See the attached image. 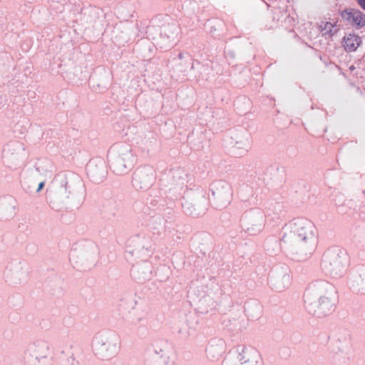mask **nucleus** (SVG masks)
Wrapping results in <instances>:
<instances>
[{
    "instance_id": "1",
    "label": "nucleus",
    "mask_w": 365,
    "mask_h": 365,
    "mask_svg": "<svg viewBox=\"0 0 365 365\" xmlns=\"http://www.w3.org/2000/svg\"><path fill=\"white\" fill-rule=\"evenodd\" d=\"M304 302L309 313L322 317L334 310L337 292L335 287L327 280H314L304 292Z\"/></svg>"
},
{
    "instance_id": "2",
    "label": "nucleus",
    "mask_w": 365,
    "mask_h": 365,
    "mask_svg": "<svg viewBox=\"0 0 365 365\" xmlns=\"http://www.w3.org/2000/svg\"><path fill=\"white\" fill-rule=\"evenodd\" d=\"M281 240L284 243L298 245L302 252L312 255L317 245V229L307 219H294L283 227Z\"/></svg>"
},
{
    "instance_id": "3",
    "label": "nucleus",
    "mask_w": 365,
    "mask_h": 365,
    "mask_svg": "<svg viewBox=\"0 0 365 365\" xmlns=\"http://www.w3.org/2000/svg\"><path fill=\"white\" fill-rule=\"evenodd\" d=\"M93 348L95 354L101 360L114 358L120 348L119 336L113 331L98 333L93 339Z\"/></svg>"
},
{
    "instance_id": "4",
    "label": "nucleus",
    "mask_w": 365,
    "mask_h": 365,
    "mask_svg": "<svg viewBox=\"0 0 365 365\" xmlns=\"http://www.w3.org/2000/svg\"><path fill=\"white\" fill-rule=\"evenodd\" d=\"M110 156V168L117 175H124L134 166V155L130 145L127 144L113 145Z\"/></svg>"
},
{
    "instance_id": "5",
    "label": "nucleus",
    "mask_w": 365,
    "mask_h": 365,
    "mask_svg": "<svg viewBox=\"0 0 365 365\" xmlns=\"http://www.w3.org/2000/svg\"><path fill=\"white\" fill-rule=\"evenodd\" d=\"M347 255L342 249L335 247L329 249L324 255L322 267L334 277H341L346 271Z\"/></svg>"
},
{
    "instance_id": "6",
    "label": "nucleus",
    "mask_w": 365,
    "mask_h": 365,
    "mask_svg": "<svg viewBox=\"0 0 365 365\" xmlns=\"http://www.w3.org/2000/svg\"><path fill=\"white\" fill-rule=\"evenodd\" d=\"M265 222L266 218L263 211L255 209L244 215L242 227L249 235L256 236L262 232Z\"/></svg>"
},
{
    "instance_id": "7",
    "label": "nucleus",
    "mask_w": 365,
    "mask_h": 365,
    "mask_svg": "<svg viewBox=\"0 0 365 365\" xmlns=\"http://www.w3.org/2000/svg\"><path fill=\"white\" fill-rule=\"evenodd\" d=\"M212 202L217 209L226 207L232 200V187L224 180L215 181L211 185Z\"/></svg>"
},
{
    "instance_id": "8",
    "label": "nucleus",
    "mask_w": 365,
    "mask_h": 365,
    "mask_svg": "<svg viewBox=\"0 0 365 365\" xmlns=\"http://www.w3.org/2000/svg\"><path fill=\"white\" fill-rule=\"evenodd\" d=\"M183 212L190 216L198 217L204 215L207 207V199L203 192L184 199L182 203Z\"/></svg>"
},
{
    "instance_id": "9",
    "label": "nucleus",
    "mask_w": 365,
    "mask_h": 365,
    "mask_svg": "<svg viewBox=\"0 0 365 365\" xmlns=\"http://www.w3.org/2000/svg\"><path fill=\"white\" fill-rule=\"evenodd\" d=\"M96 253V247L93 242H87L77 245L70 252V261L75 264L90 261Z\"/></svg>"
},
{
    "instance_id": "10",
    "label": "nucleus",
    "mask_w": 365,
    "mask_h": 365,
    "mask_svg": "<svg viewBox=\"0 0 365 365\" xmlns=\"http://www.w3.org/2000/svg\"><path fill=\"white\" fill-rule=\"evenodd\" d=\"M292 282L290 270L287 266L276 267L270 278L272 287L277 292L287 289Z\"/></svg>"
},
{
    "instance_id": "11",
    "label": "nucleus",
    "mask_w": 365,
    "mask_h": 365,
    "mask_svg": "<svg viewBox=\"0 0 365 365\" xmlns=\"http://www.w3.org/2000/svg\"><path fill=\"white\" fill-rule=\"evenodd\" d=\"M154 171L150 167L137 169L133 175V186L137 190H147L154 182Z\"/></svg>"
},
{
    "instance_id": "12",
    "label": "nucleus",
    "mask_w": 365,
    "mask_h": 365,
    "mask_svg": "<svg viewBox=\"0 0 365 365\" xmlns=\"http://www.w3.org/2000/svg\"><path fill=\"white\" fill-rule=\"evenodd\" d=\"M24 150L22 143L12 141L7 143L4 148V158L8 165L12 167L19 161V156Z\"/></svg>"
},
{
    "instance_id": "13",
    "label": "nucleus",
    "mask_w": 365,
    "mask_h": 365,
    "mask_svg": "<svg viewBox=\"0 0 365 365\" xmlns=\"http://www.w3.org/2000/svg\"><path fill=\"white\" fill-rule=\"evenodd\" d=\"M27 351L34 357V361L36 362L46 359L51 352L49 343L43 339L34 340L29 345Z\"/></svg>"
},
{
    "instance_id": "14",
    "label": "nucleus",
    "mask_w": 365,
    "mask_h": 365,
    "mask_svg": "<svg viewBox=\"0 0 365 365\" xmlns=\"http://www.w3.org/2000/svg\"><path fill=\"white\" fill-rule=\"evenodd\" d=\"M341 17L346 21L352 23L357 29L365 26V14L356 9H346L340 12Z\"/></svg>"
},
{
    "instance_id": "15",
    "label": "nucleus",
    "mask_w": 365,
    "mask_h": 365,
    "mask_svg": "<svg viewBox=\"0 0 365 365\" xmlns=\"http://www.w3.org/2000/svg\"><path fill=\"white\" fill-rule=\"evenodd\" d=\"M225 351V342L220 339L210 341L206 349L207 358L211 361L218 360Z\"/></svg>"
},
{
    "instance_id": "16",
    "label": "nucleus",
    "mask_w": 365,
    "mask_h": 365,
    "mask_svg": "<svg viewBox=\"0 0 365 365\" xmlns=\"http://www.w3.org/2000/svg\"><path fill=\"white\" fill-rule=\"evenodd\" d=\"M58 184L56 195L59 200L64 202L70 198L71 195L76 190V188L65 175L59 179Z\"/></svg>"
},
{
    "instance_id": "17",
    "label": "nucleus",
    "mask_w": 365,
    "mask_h": 365,
    "mask_svg": "<svg viewBox=\"0 0 365 365\" xmlns=\"http://www.w3.org/2000/svg\"><path fill=\"white\" fill-rule=\"evenodd\" d=\"M237 359L241 364H249L253 360L259 359V352L252 346H238Z\"/></svg>"
},
{
    "instance_id": "18",
    "label": "nucleus",
    "mask_w": 365,
    "mask_h": 365,
    "mask_svg": "<svg viewBox=\"0 0 365 365\" xmlns=\"http://www.w3.org/2000/svg\"><path fill=\"white\" fill-rule=\"evenodd\" d=\"M361 43V38L354 34H348L343 38V46L348 52L355 51Z\"/></svg>"
},
{
    "instance_id": "19",
    "label": "nucleus",
    "mask_w": 365,
    "mask_h": 365,
    "mask_svg": "<svg viewBox=\"0 0 365 365\" xmlns=\"http://www.w3.org/2000/svg\"><path fill=\"white\" fill-rule=\"evenodd\" d=\"M132 272L135 277L139 279H145L151 274L150 267L147 262L143 263L141 266L133 267Z\"/></svg>"
},
{
    "instance_id": "20",
    "label": "nucleus",
    "mask_w": 365,
    "mask_h": 365,
    "mask_svg": "<svg viewBox=\"0 0 365 365\" xmlns=\"http://www.w3.org/2000/svg\"><path fill=\"white\" fill-rule=\"evenodd\" d=\"M15 215V208L11 203L0 205V220H7L11 219Z\"/></svg>"
},
{
    "instance_id": "21",
    "label": "nucleus",
    "mask_w": 365,
    "mask_h": 365,
    "mask_svg": "<svg viewBox=\"0 0 365 365\" xmlns=\"http://www.w3.org/2000/svg\"><path fill=\"white\" fill-rule=\"evenodd\" d=\"M336 22L322 21L319 25V29L322 36L331 37L336 33Z\"/></svg>"
},
{
    "instance_id": "22",
    "label": "nucleus",
    "mask_w": 365,
    "mask_h": 365,
    "mask_svg": "<svg viewBox=\"0 0 365 365\" xmlns=\"http://www.w3.org/2000/svg\"><path fill=\"white\" fill-rule=\"evenodd\" d=\"M179 33V27L175 24L168 25L163 29V35L172 41H174Z\"/></svg>"
},
{
    "instance_id": "23",
    "label": "nucleus",
    "mask_w": 365,
    "mask_h": 365,
    "mask_svg": "<svg viewBox=\"0 0 365 365\" xmlns=\"http://www.w3.org/2000/svg\"><path fill=\"white\" fill-rule=\"evenodd\" d=\"M356 282L359 287V291H365V268H362L356 279Z\"/></svg>"
},
{
    "instance_id": "24",
    "label": "nucleus",
    "mask_w": 365,
    "mask_h": 365,
    "mask_svg": "<svg viewBox=\"0 0 365 365\" xmlns=\"http://www.w3.org/2000/svg\"><path fill=\"white\" fill-rule=\"evenodd\" d=\"M249 364L250 365H264V361H263L262 356H260L259 359L253 360V361H252L251 363H249Z\"/></svg>"
},
{
    "instance_id": "25",
    "label": "nucleus",
    "mask_w": 365,
    "mask_h": 365,
    "mask_svg": "<svg viewBox=\"0 0 365 365\" xmlns=\"http://www.w3.org/2000/svg\"><path fill=\"white\" fill-rule=\"evenodd\" d=\"M249 145H250L249 140H248V138H246V139L244 140L243 143H242V148H245V150L246 151H247V150H248V148H249Z\"/></svg>"
},
{
    "instance_id": "26",
    "label": "nucleus",
    "mask_w": 365,
    "mask_h": 365,
    "mask_svg": "<svg viewBox=\"0 0 365 365\" xmlns=\"http://www.w3.org/2000/svg\"><path fill=\"white\" fill-rule=\"evenodd\" d=\"M180 173L182 174V175L184 176V178H182V182H180L182 185H184L185 183L187 182V175L182 170H180Z\"/></svg>"
},
{
    "instance_id": "27",
    "label": "nucleus",
    "mask_w": 365,
    "mask_h": 365,
    "mask_svg": "<svg viewBox=\"0 0 365 365\" xmlns=\"http://www.w3.org/2000/svg\"><path fill=\"white\" fill-rule=\"evenodd\" d=\"M359 6L364 10H365V0H356Z\"/></svg>"
},
{
    "instance_id": "28",
    "label": "nucleus",
    "mask_w": 365,
    "mask_h": 365,
    "mask_svg": "<svg viewBox=\"0 0 365 365\" xmlns=\"http://www.w3.org/2000/svg\"><path fill=\"white\" fill-rule=\"evenodd\" d=\"M45 185V182H41L39 184H38V189H37V192H39L44 186Z\"/></svg>"
},
{
    "instance_id": "29",
    "label": "nucleus",
    "mask_w": 365,
    "mask_h": 365,
    "mask_svg": "<svg viewBox=\"0 0 365 365\" xmlns=\"http://www.w3.org/2000/svg\"><path fill=\"white\" fill-rule=\"evenodd\" d=\"M140 321V319H138L137 320L132 321L131 323H138Z\"/></svg>"
},
{
    "instance_id": "30",
    "label": "nucleus",
    "mask_w": 365,
    "mask_h": 365,
    "mask_svg": "<svg viewBox=\"0 0 365 365\" xmlns=\"http://www.w3.org/2000/svg\"><path fill=\"white\" fill-rule=\"evenodd\" d=\"M179 57H180V58H182V54H181V53H180V54H179Z\"/></svg>"
},
{
    "instance_id": "31",
    "label": "nucleus",
    "mask_w": 365,
    "mask_h": 365,
    "mask_svg": "<svg viewBox=\"0 0 365 365\" xmlns=\"http://www.w3.org/2000/svg\"><path fill=\"white\" fill-rule=\"evenodd\" d=\"M29 365H35V364H29Z\"/></svg>"
}]
</instances>
